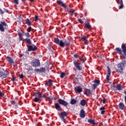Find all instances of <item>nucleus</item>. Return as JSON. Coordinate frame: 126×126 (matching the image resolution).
<instances>
[{
	"label": "nucleus",
	"instance_id": "72a5a7b5",
	"mask_svg": "<svg viewBox=\"0 0 126 126\" xmlns=\"http://www.w3.org/2000/svg\"><path fill=\"white\" fill-rule=\"evenodd\" d=\"M26 23L28 24V25H31V22H30V20H29V19H26Z\"/></svg>",
	"mask_w": 126,
	"mask_h": 126
},
{
	"label": "nucleus",
	"instance_id": "052dcab7",
	"mask_svg": "<svg viewBox=\"0 0 126 126\" xmlns=\"http://www.w3.org/2000/svg\"><path fill=\"white\" fill-rule=\"evenodd\" d=\"M124 93L126 94V91H124Z\"/></svg>",
	"mask_w": 126,
	"mask_h": 126
},
{
	"label": "nucleus",
	"instance_id": "79ce46f5",
	"mask_svg": "<svg viewBox=\"0 0 126 126\" xmlns=\"http://www.w3.org/2000/svg\"><path fill=\"white\" fill-rule=\"evenodd\" d=\"M29 48H37V47H36V46H35L34 45H32L30 46V47H29Z\"/></svg>",
	"mask_w": 126,
	"mask_h": 126
},
{
	"label": "nucleus",
	"instance_id": "473e14b6",
	"mask_svg": "<svg viewBox=\"0 0 126 126\" xmlns=\"http://www.w3.org/2000/svg\"><path fill=\"white\" fill-rule=\"evenodd\" d=\"M40 72H46V68L44 67H41L40 68Z\"/></svg>",
	"mask_w": 126,
	"mask_h": 126
},
{
	"label": "nucleus",
	"instance_id": "20e7f679",
	"mask_svg": "<svg viewBox=\"0 0 126 126\" xmlns=\"http://www.w3.org/2000/svg\"><path fill=\"white\" fill-rule=\"evenodd\" d=\"M116 51H117V53L119 54V55H123V52L124 54V58L126 59V48H122V50L120 48H116Z\"/></svg>",
	"mask_w": 126,
	"mask_h": 126
},
{
	"label": "nucleus",
	"instance_id": "864d4df0",
	"mask_svg": "<svg viewBox=\"0 0 126 126\" xmlns=\"http://www.w3.org/2000/svg\"><path fill=\"white\" fill-rule=\"evenodd\" d=\"M80 60L81 61V62H82V63H84L85 62L84 60H83L82 58H80Z\"/></svg>",
	"mask_w": 126,
	"mask_h": 126
},
{
	"label": "nucleus",
	"instance_id": "a878e982",
	"mask_svg": "<svg viewBox=\"0 0 126 126\" xmlns=\"http://www.w3.org/2000/svg\"><path fill=\"white\" fill-rule=\"evenodd\" d=\"M116 88L118 90L121 91L122 89V85L121 84H117L116 86Z\"/></svg>",
	"mask_w": 126,
	"mask_h": 126
},
{
	"label": "nucleus",
	"instance_id": "13d9d810",
	"mask_svg": "<svg viewBox=\"0 0 126 126\" xmlns=\"http://www.w3.org/2000/svg\"><path fill=\"white\" fill-rule=\"evenodd\" d=\"M75 80H77V81H78V78H75Z\"/></svg>",
	"mask_w": 126,
	"mask_h": 126
},
{
	"label": "nucleus",
	"instance_id": "6ab92c4d",
	"mask_svg": "<svg viewBox=\"0 0 126 126\" xmlns=\"http://www.w3.org/2000/svg\"><path fill=\"white\" fill-rule=\"evenodd\" d=\"M118 3H120V5L119 6V9H121V8H123V0H116Z\"/></svg>",
	"mask_w": 126,
	"mask_h": 126
},
{
	"label": "nucleus",
	"instance_id": "de8ad7c7",
	"mask_svg": "<svg viewBox=\"0 0 126 126\" xmlns=\"http://www.w3.org/2000/svg\"><path fill=\"white\" fill-rule=\"evenodd\" d=\"M35 70L36 71V72H41L40 69H35Z\"/></svg>",
	"mask_w": 126,
	"mask_h": 126
},
{
	"label": "nucleus",
	"instance_id": "c85d7f7f",
	"mask_svg": "<svg viewBox=\"0 0 126 126\" xmlns=\"http://www.w3.org/2000/svg\"><path fill=\"white\" fill-rule=\"evenodd\" d=\"M38 97H39V98H46V94H40L38 95Z\"/></svg>",
	"mask_w": 126,
	"mask_h": 126
},
{
	"label": "nucleus",
	"instance_id": "09e8293b",
	"mask_svg": "<svg viewBox=\"0 0 126 126\" xmlns=\"http://www.w3.org/2000/svg\"><path fill=\"white\" fill-rule=\"evenodd\" d=\"M24 76H23V74H21V75H19V78H23Z\"/></svg>",
	"mask_w": 126,
	"mask_h": 126
},
{
	"label": "nucleus",
	"instance_id": "b1692460",
	"mask_svg": "<svg viewBox=\"0 0 126 126\" xmlns=\"http://www.w3.org/2000/svg\"><path fill=\"white\" fill-rule=\"evenodd\" d=\"M24 41H25V42L26 43H28V44H31V40L30 38H26L24 40Z\"/></svg>",
	"mask_w": 126,
	"mask_h": 126
},
{
	"label": "nucleus",
	"instance_id": "c03bdc74",
	"mask_svg": "<svg viewBox=\"0 0 126 126\" xmlns=\"http://www.w3.org/2000/svg\"><path fill=\"white\" fill-rule=\"evenodd\" d=\"M14 2L16 4H18V0H14Z\"/></svg>",
	"mask_w": 126,
	"mask_h": 126
},
{
	"label": "nucleus",
	"instance_id": "bf43d9fd",
	"mask_svg": "<svg viewBox=\"0 0 126 126\" xmlns=\"http://www.w3.org/2000/svg\"><path fill=\"white\" fill-rule=\"evenodd\" d=\"M47 68H50V66L49 65L47 66Z\"/></svg>",
	"mask_w": 126,
	"mask_h": 126
},
{
	"label": "nucleus",
	"instance_id": "2eb2a0df",
	"mask_svg": "<svg viewBox=\"0 0 126 126\" xmlns=\"http://www.w3.org/2000/svg\"><path fill=\"white\" fill-rule=\"evenodd\" d=\"M6 61H7V62L10 63H14V62H13V59L9 56H7L6 57Z\"/></svg>",
	"mask_w": 126,
	"mask_h": 126
},
{
	"label": "nucleus",
	"instance_id": "0eeeda50",
	"mask_svg": "<svg viewBox=\"0 0 126 126\" xmlns=\"http://www.w3.org/2000/svg\"><path fill=\"white\" fill-rule=\"evenodd\" d=\"M57 102L59 103L60 105H62L63 106H64V107H66L68 105V103L67 102L61 98L58 99L57 100Z\"/></svg>",
	"mask_w": 126,
	"mask_h": 126
},
{
	"label": "nucleus",
	"instance_id": "423d86ee",
	"mask_svg": "<svg viewBox=\"0 0 126 126\" xmlns=\"http://www.w3.org/2000/svg\"><path fill=\"white\" fill-rule=\"evenodd\" d=\"M7 27V25H6V23L4 22H1L0 24V31L1 32H4V29H6Z\"/></svg>",
	"mask_w": 126,
	"mask_h": 126
},
{
	"label": "nucleus",
	"instance_id": "3c124183",
	"mask_svg": "<svg viewBox=\"0 0 126 126\" xmlns=\"http://www.w3.org/2000/svg\"><path fill=\"white\" fill-rule=\"evenodd\" d=\"M3 94L0 91V97H3Z\"/></svg>",
	"mask_w": 126,
	"mask_h": 126
},
{
	"label": "nucleus",
	"instance_id": "39448f33",
	"mask_svg": "<svg viewBox=\"0 0 126 126\" xmlns=\"http://www.w3.org/2000/svg\"><path fill=\"white\" fill-rule=\"evenodd\" d=\"M31 64L33 67H38V66L41 65L40 61L38 59L32 60L31 62Z\"/></svg>",
	"mask_w": 126,
	"mask_h": 126
},
{
	"label": "nucleus",
	"instance_id": "8fccbe9b",
	"mask_svg": "<svg viewBox=\"0 0 126 126\" xmlns=\"http://www.w3.org/2000/svg\"><path fill=\"white\" fill-rule=\"evenodd\" d=\"M0 13L1 14H3V13H4V12H3V11H2V10H1V9H0Z\"/></svg>",
	"mask_w": 126,
	"mask_h": 126
},
{
	"label": "nucleus",
	"instance_id": "603ef678",
	"mask_svg": "<svg viewBox=\"0 0 126 126\" xmlns=\"http://www.w3.org/2000/svg\"><path fill=\"white\" fill-rule=\"evenodd\" d=\"M105 112H106V111L102 110L101 112V115H104L105 114Z\"/></svg>",
	"mask_w": 126,
	"mask_h": 126
},
{
	"label": "nucleus",
	"instance_id": "bb28decb",
	"mask_svg": "<svg viewBox=\"0 0 126 126\" xmlns=\"http://www.w3.org/2000/svg\"><path fill=\"white\" fill-rule=\"evenodd\" d=\"M41 98L39 96L37 97H35L34 99H33V101L34 102H39V101H40V99Z\"/></svg>",
	"mask_w": 126,
	"mask_h": 126
},
{
	"label": "nucleus",
	"instance_id": "dca6fc26",
	"mask_svg": "<svg viewBox=\"0 0 126 126\" xmlns=\"http://www.w3.org/2000/svg\"><path fill=\"white\" fill-rule=\"evenodd\" d=\"M80 118H85V111H84V110L83 109L81 110L80 113Z\"/></svg>",
	"mask_w": 126,
	"mask_h": 126
},
{
	"label": "nucleus",
	"instance_id": "cd10ccee",
	"mask_svg": "<svg viewBox=\"0 0 126 126\" xmlns=\"http://www.w3.org/2000/svg\"><path fill=\"white\" fill-rule=\"evenodd\" d=\"M85 27H86V28H87L88 29H90L91 28V26H90V25L89 24V23H86Z\"/></svg>",
	"mask_w": 126,
	"mask_h": 126
},
{
	"label": "nucleus",
	"instance_id": "4d7b16f0",
	"mask_svg": "<svg viewBox=\"0 0 126 126\" xmlns=\"http://www.w3.org/2000/svg\"><path fill=\"white\" fill-rule=\"evenodd\" d=\"M125 103L126 104V95L125 96Z\"/></svg>",
	"mask_w": 126,
	"mask_h": 126
},
{
	"label": "nucleus",
	"instance_id": "f03ea898",
	"mask_svg": "<svg viewBox=\"0 0 126 126\" xmlns=\"http://www.w3.org/2000/svg\"><path fill=\"white\" fill-rule=\"evenodd\" d=\"M54 42L56 44L60 46V47H66V46H68L69 45V41H68V40H61L60 41V39H59L58 37L55 38Z\"/></svg>",
	"mask_w": 126,
	"mask_h": 126
},
{
	"label": "nucleus",
	"instance_id": "4c0bfd02",
	"mask_svg": "<svg viewBox=\"0 0 126 126\" xmlns=\"http://www.w3.org/2000/svg\"><path fill=\"white\" fill-rule=\"evenodd\" d=\"M103 104H106V102H107V99L103 98L102 100Z\"/></svg>",
	"mask_w": 126,
	"mask_h": 126
},
{
	"label": "nucleus",
	"instance_id": "4468645a",
	"mask_svg": "<svg viewBox=\"0 0 126 126\" xmlns=\"http://www.w3.org/2000/svg\"><path fill=\"white\" fill-rule=\"evenodd\" d=\"M55 108L57 111H62V107H61V105H60V104H59L58 103H55Z\"/></svg>",
	"mask_w": 126,
	"mask_h": 126
},
{
	"label": "nucleus",
	"instance_id": "69168bd1",
	"mask_svg": "<svg viewBox=\"0 0 126 126\" xmlns=\"http://www.w3.org/2000/svg\"><path fill=\"white\" fill-rule=\"evenodd\" d=\"M10 106H11V104H10Z\"/></svg>",
	"mask_w": 126,
	"mask_h": 126
},
{
	"label": "nucleus",
	"instance_id": "c9c22d12",
	"mask_svg": "<svg viewBox=\"0 0 126 126\" xmlns=\"http://www.w3.org/2000/svg\"><path fill=\"white\" fill-rule=\"evenodd\" d=\"M25 36H26V37H27V38H30V34L28 32L25 33Z\"/></svg>",
	"mask_w": 126,
	"mask_h": 126
},
{
	"label": "nucleus",
	"instance_id": "680f3d73",
	"mask_svg": "<svg viewBox=\"0 0 126 126\" xmlns=\"http://www.w3.org/2000/svg\"><path fill=\"white\" fill-rule=\"evenodd\" d=\"M31 1H34V0H31Z\"/></svg>",
	"mask_w": 126,
	"mask_h": 126
},
{
	"label": "nucleus",
	"instance_id": "6e6552de",
	"mask_svg": "<svg viewBox=\"0 0 126 126\" xmlns=\"http://www.w3.org/2000/svg\"><path fill=\"white\" fill-rule=\"evenodd\" d=\"M73 63L76 69H78V70H79V71H80V70H82V67H81V64L76 62V60L73 61Z\"/></svg>",
	"mask_w": 126,
	"mask_h": 126
},
{
	"label": "nucleus",
	"instance_id": "393cba45",
	"mask_svg": "<svg viewBox=\"0 0 126 126\" xmlns=\"http://www.w3.org/2000/svg\"><path fill=\"white\" fill-rule=\"evenodd\" d=\"M37 50V48H29L28 49V52H31L32 51H36Z\"/></svg>",
	"mask_w": 126,
	"mask_h": 126
},
{
	"label": "nucleus",
	"instance_id": "ddd939ff",
	"mask_svg": "<svg viewBox=\"0 0 126 126\" xmlns=\"http://www.w3.org/2000/svg\"><path fill=\"white\" fill-rule=\"evenodd\" d=\"M84 94L87 96H89L91 94V90L86 89L84 91Z\"/></svg>",
	"mask_w": 126,
	"mask_h": 126
},
{
	"label": "nucleus",
	"instance_id": "6e6d98bb",
	"mask_svg": "<svg viewBox=\"0 0 126 126\" xmlns=\"http://www.w3.org/2000/svg\"><path fill=\"white\" fill-rule=\"evenodd\" d=\"M122 48H126V46L124 44H122Z\"/></svg>",
	"mask_w": 126,
	"mask_h": 126
},
{
	"label": "nucleus",
	"instance_id": "e433bc0d",
	"mask_svg": "<svg viewBox=\"0 0 126 126\" xmlns=\"http://www.w3.org/2000/svg\"><path fill=\"white\" fill-rule=\"evenodd\" d=\"M93 89H96L97 88V87L98 86V85L94 84H93Z\"/></svg>",
	"mask_w": 126,
	"mask_h": 126
},
{
	"label": "nucleus",
	"instance_id": "a211bd4d",
	"mask_svg": "<svg viewBox=\"0 0 126 126\" xmlns=\"http://www.w3.org/2000/svg\"><path fill=\"white\" fill-rule=\"evenodd\" d=\"M81 39L84 42L85 44H87L88 43V40H87L86 36H85L83 35H82Z\"/></svg>",
	"mask_w": 126,
	"mask_h": 126
},
{
	"label": "nucleus",
	"instance_id": "9b49d317",
	"mask_svg": "<svg viewBox=\"0 0 126 126\" xmlns=\"http://www.w3.org/2000/svg\"><path fill=\"white\" fill-rule=\"evenodd\" d=\"M66 116H67V114H66V112L65 111L62 112L60 115V118L62 121H63V122H64L65 121L64 117H66Z\"/></svg>",
	"mask_w": 126,
	"mask_h": 126
},
{
	"label": "nucleus",
	"instance_id": "1a4fd4ad",
	"mask_svg": "<svg viewBox=\"0 0 126 126\" xmlns=\"http://www.w3.org/2000/svg\"><path fill=\"white\" fill-rule=\"evenodd\" d=\"M110 76H111V69H110V67L107 66V74L106 76L107 82H109Z\"/></svg>",
	"mask_w": 126,
	"mask_h": 126
},
{
	"label": "nucleus",
	"instance_id": "f8f14e48",
	"mask_svg": "<svg viewBox=\"0 0 126 126\" xmlns=\"http://www.w3.org/2000/svg\"><path fill=\"white\" fill-rule=\"evenodd\" d=\"M74 90L76 92H78L79 93H81L83 91L82 88H81V86H78L74 88Z\"/></svg>",
	"mask_w": 126,
	"mask_h": 126
},
{
	"label": "nucleus",
	"instance_id": "e2e57ef3",
	"mask_svg": "<svg viewBox=\"0 0 126 126\" xmlns=\"http://www.w3.org/2000/svg\"><path fill=\"white\" fill-rule=\"evenodd\" d=\"M35 96H37V95H38V94H35Z\"/></svg>",
	"mask_w": 126,
	"mask_h": 126
},
{
	"label": "nucleus",
	"instance_id": "0e129e2a",
	"mask_svg": "<svg viewBox=\"0 0 126 126\" xmlns=\"http://www.w3.org/2000/svg\"><path fill=\"white\" fill-rule=\"evenodd\" d=\"M22 1H25V0H22Z\"/></svg>",
	"mask_w": 126,
	"mask_h": 126
},
{
	"label": "nucleus",
	"instance_id": "ea45409f",
	"mask_svg": "<svg viewBox=\"0 0 126 126\" xmlns=\"http://www.w3.org/2000/svg\"><path fill=\"white\" fill-rule=\"evenodd\" d=\"M16 77L13 76L12 77V79H11V80L13 82H14V81H15V79H16Z\"/></svg>",
	"mask_w": 126,
	"mask_h": 126
},
{
	"label": "nucleus",
	"instance_id": "9d476101",
	"mask_svg": "<svg viewBox=\"0 0 126 126\" xmlns=\"http://www.w3.org/2000/svg\"><path fill=\"white\" fill-rule=\"evenodd\" d=\"M45 85L46 87L52 86V85H53V81L51 79H49L48 81H46Z\"/></svg>",
	"mask_w": 126,
	"mask_h": 126
},
{
	"label": "nucleus",
	"instance_id": "aec40b11",
	"mask_svg": "<svg viewBox=\"0 0 126 126\" xmlns=\"http://www.w3.org/2000/svg\"><path fill=\"white\" fill-rule=\"evenodd\" d=\"M119 107L120 110H124V109H125V104H124L123 102H120L119 104Z\"/></svg>",
	"mask_w": 126,
	"mask_h": 126
},
{
	"label": "nucleus",
	"instance_id": "f257e3e1",
	"mask_svg": "<svg viewBox=\"0 0 126 126\" xmlns=\"http://www.w3.org/2000/svg\"><path fill=\"white\" fill-rule=\"evenodd\" d=\"M126 65V62L123 60L120 63L117 64V68H116V71L118 73H124V67Z\"/></svg>",
	"mask_w": 126,
	"mask_h": 126
},
{
	"label": "nucleus",
	"instance_id": "412c9836",
	"mask_svg": "<svg viewBox=\"0 0 126 126\" xmlns=\"http://www.w3.org/2000/svg\"><path fill=\"white\" fill-rule=\"evenodd\" d=\"M88 123H89L90 124H91V125H94H94H96V124L95 123V121L92 119H89L88 120Z\"/></svg>",
	"mask_w": 126,
	"mask_h": 126
},
{
	"label": "nucleus",
	"instance_id": "5701e85b",
	"mask_svg": "<svg viewBox=\"0 0 126 126\" xmlns=\"http://www.w3.org/2000/svg\"><path fill=\"white\" fill-rule=\"evenodd\" d=\"M80 104L81 106H84L86 105V100L85 99H83L80 102Z\"/></svg>",
	"mask_w": 126,
	"mask_h": 126
},
{
	"label": "nucleus",
	"instance_id": "c756f323",
	"mask_svg": "<svg viewBox=\"0 0 126 126\" xmlns=\"http://www.w3.org/2000/svg\"><path fill=\"white\" fill-rule=\"evenodd\" d=\"M64 76H65V73L63 72H61V75H60L61 78H63V77H64Z\"/></svg>",
	"mask_w": 126,
	"mask_h": 126
},
{
	"label": "nucleus",
	"instance_id": "49530a36",
	"mask_svg": "<svg viewBox=\"0 0 126 126\" xmlns=\"http://www.w3.org/2000/svg\"><path fill=\"white\" fill-rule=\"evenodd\" d=\"M99 110H100V111H104V110H105V107H100V108H99Z\"/></svg>",
	"mask_w": 126,
	"mask_h": 126
},
{
	"label": "nucleus",
	"instance_id": "37998d69",
	"mask_svg": "<svg viewBox=\"0 0 126 126\" xmlns=\"http://www.w3.org/2000/svg\"><path fill=\"white\" fill-rule=\"evenodd\" d=\"M74 58H75V59H77V58H78V55L77 54H74Z\"/></svg>",
	"mask_w": 126,
	"mask_h": 126
},
{
	"label": "nucleus",
	"instance_id": "7c9ffc66",
	"mask_svg": "<svg viewBox=\"0 0 126 126\" xmlns=\"http://www.w3.org/2000/svg\"><path fill=\"white\" fill-rule=\"evenodd\" d=\"M94 82L95 83L94 84H95L97 86L99 85V84H100L99 80H95L94 81Z\"/></svg>",
	"mask_w": 126,
	"mask_h": 126
},
{
	"label": "nucleus",
	"instance_id": "4be33fe9",
	"mask_svg": "<svg viewBox=\"0 0 126 126\" xmlns=\"http://www.w3.org/2000/svg\"><path fill=\"white\" fill-rule=\"evenodd\" d=\"M76 103H77V101L73 98H72L70 102V103L71 105H75V104H76Z\"/></svg>",
	"mask_w": 126,
	"mask_h": 126
},
{
	"label": "nucleus",
	"instance_id": "f704fd0d",
	"mask_svg": "<svg viewBox=\"0 0 126 126\" xmlns=\"http://www.w3.org/2000/svg\"><path fill=\"white\" fill-rule=\"evenodd\" d=\"M45 100L46 101H52L53 98H51L50 97H46Z\"/></svg>",
	"mask_w": 126,
	"mask_h": 126
},
{
	"label": "nucleus",
	"instance_id": "5fc2aeb1",
	"mask_svg": "<svg viewBox=\"0 0 126 126\" xmlns=\"http://www.w3.org/2000/svg\"><path fill=\"white\" fill-rule=\"evenodd\" d=\"M69 12H70V13H72L73 14V13H74V11H73L72 10H70L69 11Z\"/></svg>",
	"mask_w": 126,
	"mask_h": 126
},
{
	"label": "nucleus",
	"instance_id": "2f4dec72",
	"mask_svg": "<svg viewBox=\"0 0 126 126\" xmlns=\"http://www.w3.org/2000/svg\"><path fill=\"white\" fill-rule=\"evenodd\" d=\"M11 105H13V106H15V107H16V102L14 100H12L10 102Z\"/></svg>",
	"mask_w": 126,
	"mask_h": 126
},
{
	"label": "nucleus",
	"instance_id": "a18cd8bd",
	"mask_svg": "<svg viewBox=\"0 0 126 126\" xmlns=\"http://www.w3.org/2000/svg\"><path fill=\"white\" fill-rule=\"evenodd\" d=\"M78 21H79L80 22V23H81L82 24H83V21H82V20L80 19H79L78 20Z\"/></svg>",
	"mask_w": 126,
	"mask_h": 126
},
{
	"label": "nucleus",
	"instance_id": "58836bf2",
	"mask_svg": "<svg viewBox=\"0 0 126 126\" xmlns=\"http://www.w3.org/2000/svg\"><path fill=\"white\" fill-rule=\"evenodd\" d=\"M39 19V16H36L34 18L35 21H38V20Z\"/></svg>",
	"mask_w": 126,
	"mask_h": 126
},
{
	"label": "nucleus",
	"instance_id": "f3484780",
	"mask_svg": "<svg viewBox=\"0 0 126 126\" xmlns=\"http://www.w3.org/2000/svg\"><path fill=\"white\" fill-rule=\"evenodd\" d=\"M57 3H58V4L59 5L63 6V7H66V5H65V4L63 3V1H62L60 0H57Z\"/></svg>",
	"mask_w": 126,
	"mask_h": 126
},
{
	"label": "nucleus",
	"instance_id": "7ed1b4c3",
	"mask_svg": "<svg viewBox=\"0 0 126 126\" xmlns=\"http://www.w3.org/2000/svg\"><path fill=\"white\" fill-rule=\"evenodd\" d=\"M9 76V72L6 70H0V78L1 79H6Z\"/></svg>",
	"mask_w": 126,
	"mask_h": 126
},
{
	"label": "nucleus",
	"instance_id": "a19ab883",
	"mask_svg": "<svg viewBox=\"0 0 126 126\" xmlns=\"http://www.w3.org/2000/svg\"><path fill=\"white\" fill-rule=\"evenodd\" d=\"M31 30H32V28H31V27H30V28H29L28 29H27V31L28 32H31Z\"/></svg>",
	"mask_w": 126,
	"mask_h": 126
}]
</instances>
